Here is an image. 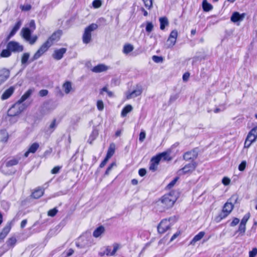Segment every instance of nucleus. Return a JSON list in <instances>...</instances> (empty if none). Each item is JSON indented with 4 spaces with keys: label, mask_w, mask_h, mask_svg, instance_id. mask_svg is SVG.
<instances>
[{
    "label": "nucleus",
    "mask_w": 257,
    "mask_h": 257,
    "mask_svg": "<svg viewBox=\"0 0 257 257\" xmlns=\"http://www.w3.org/2000/svg\"><path fill=\"white\" fill-rule=\"evenodd\" d=\"M176 200L175 196L171 193L164 195L159 201V204L163 208V209H168L172 207Z\"/></svg>",
    "instance_id": "obj_1"
},
{
    "label": "nucleus",
    "mask_w": 257,
    "mask_h": 257,
    "mask_svg": "<svg viewBox=\"0 0 257 257\" xmlns=\"http://www.w3.org/2000/svg\"><path fill=\"white\" fill-rule=\"evenodd\" d=\"M98 28L96 24L92 23L87 27L85 30L82 36V41L84 44H88L91 41V32Z\"/></svg>",
    "instance_id": "obj_2"
},
{
    "label": "nucleus",
    "mask_w": 257,
    "mask_h": 257,
    "mask_svg": "<svg viewBox=\"0 0 257 257\" xmlns=\"http://www.w3.org/2000/svg\"><path fill=\"white\" fill-rule=\"evenodd\" d=\"M197 166L195 162L193 161L191 163L186 164L183 168L178 171V174L180 176L190 174L195 171Z\"/></svg>",
    "instance_id": "obj_3"
},
{
    "label": "nucleus",
    "mask_w": 257,
    "mask_h": 257,
    "mask_svg": "<svg viewBox=\"0 0 257 257\" xmlns=\"http://www.w3.org/2000/svg\"><path fill=\"white\" fill-rule=\"evenodd\" d=\"M24 109V105L17 101L9 109L8 114L11 116H16L21 113Z\"/></svg>",
    "instance_id": "obj_4"
},
{
    "label": "nucleus",
    "mask_w": 257,
    "mask_h": 257,
    "mask_svg": "<svg viewBox=\"0 0 257 257\" xmlns=\"http://www.w3.org/2000/svg\"><path fill=\"white\" fill-rule=\"evenodd\" d=\"M7 48L10 50L11 52L19 53L24 50V47L19 43L12 41L9 42L7 45Z\"/></svg>",
    "instance_id": "obj_5"
},
{
    "label": "nucleus",
    "mask_w": 257,
    "mask_h": 257,
    "mask_svg": "<svg viewBox=\"0 0 257 257\" xmlns=\"http://www.w3.org/2000/svg\"><path fill=\"white\" fill-rule=\"evenodd\" d=\"M172 218L168 219H164L161 221L158 226V231L159 233H164L167 230L169 229L171 226L170 220Z\"/></svg>",
    "instance_id": "obj_6"
},
{
    "label": "nucleus",
    "mask_w": 257,
    "mask_h": 257,
    "mask_svg": "<svg viewBox=\"0 0 257 257\" xmlns=\"http://www.w3.org/2000/svg\"><path fill=\"white\" fill-rule=\"evenodd\" d=\"M178 36V32L177 30H174L172 31L167 41L166 46L167 48H172L175 44L176 39Z\"/></svg>",
    "instance_id": "obj_7"
},
{
    "label": "nucleus",
    "mask_w": 257,
    "mask_h": 257,
    "mask_svg": "<svg viewBox=\"0 0 257 257\" xmlns=\"http://www.w3.org/2000/svg\"><path fill=\"white\" fill-rule=\"evenodd\" d=\"M143 92V88L141 85H137L136 88L132 92H128L126 93V98L128 99L140 96Z\"/></svg>",
    "instance_id": "obj_8"
},
{
    "label": "nucleus",
    "mask_w": 257,
    "mask_h": 257,
    "mask_svg": "<svg viewBox=\"0 0 257 257\" xmlns=\"http://www.w3.org/2000/svg\"><path fill=\"white\" fill-rule=\"evenodd\" d=\"M233 208V205L231 203L227 202L223 206L222 212L220 216L221 219L225 218L231 212Z\"/></svg>",
    "instance_id": "obj_9"
},
{
    "label": "nucleus",
    "mask_w": 257,
    "mask_h": 257,
    "mask_svg": "<svg viewBox=\"0 0 257 257\" xmlns=\"http://www.w3.org/2000/svg\"><path fill=\"white\" fill-rule=\"evenodd\" d=\"M198 156L197 149H194L190 151L186 152L183 155V158L185 160L188 161L190 160L194 161Z\"/></svg>",
    "instance_id": "obj_10"
},
{
    "label": "nucleus",
    "mask_w": 257,
    "mask_h": 257,
    "mask_svg": "<svg viewBox=\"0 0 257 257\" xmlns=\"http://www.w3.org/2000/svg\"><path fill=\"white\" fill-rule=\"evenodd\" d=\"M246 16L245 13L239 14L237 12L233 13L230 18V20L233 23L240 22L243 20Z\"/></svg>",
    "instance_id": "obj_11"
},
{
    "label": "nucleus",
    "mask_w": 257,
    "mask_h": 257,
    "mask_svg": "<svg viewBox=\"0 0 257 257\" xmlns=\"http://www.w3.org/2000/svg\"><path fill=\"white\" fill-rule=\"evenodd\" d=\"M66 50L67 49L64 48L55 50L52 55L53 58L57 60L61 59L64 54L66 53Z\"/></svg>",
    "instance_id": "obj_12"
},
{
    "label": "nucleus",
    "mask_w": 257,
    "mask_h": 257,
    "mask_svg": "<svg viewBox=\"0 0 257 257\" xmlns=\"http://www.w3.org/2000/svg\"><path fill=\"white\" fill-rule=\"evenodd\" d=\"M160 161L161 160L158 155L153 157L151 160V164L149 167L150 170L153 171H156Z\"/></svg>",
    "instance_id": "obj_13"
},
{
    "label": "nucleus",
    "mask_w": 257,
    "mask_h": 257,
    "mask_svg": "<svg viewBox=\"0 0 257 257\" xmlns=\"http://www.w3.org/2000/svg\"><path fill=\"white\" fill-rule=\"evenodd\" d=\"M12 228V223L8 222L6 226L3 228L1 232H0V239H4L10 232Z\"/></svg>",
    "instance_id": "obj_14"
},
{
    "label": "nucleus",
    "mask_w": 257,
    "mask_h": 257,
    "mask_svg": "<svg viewBox=\"0 0 257 257\" xmlns=\"http://www.w3.org/2000/svg\"><path fill=\"white\" fill-rule=\"evenodd\" d=\"M10 76V71L9 70L3 68L0 70V83L2 84L6 81Z\"/></svg>",
    "instance_id": "obj_15"
},
{
    "label": "nucleus",
    "mask_w": 257,
    "mask_h": 257,
    "mask_svg": "<svg viewBox=\"0 0 257 257\" xmlns=\"http://www.w3.org/2000/svg\"><path fill=\"white\" fill-rule=\"evenodd\" d=\"M39 144L38 143H34L32 144L30 146L28 150L25 153L24 157L27 158L28 157L30 153H35L39 148Z\"/></svg>",
    "instance_id": "obj_16"
},
{
    "label": "nucleus",
    "mask_w": 257,
    "mask_h": 257,
    "mask_svg": "<svg viewBox=\"0 0 257 257\" xmlns=\"http://www.w3.org/2000/svg\"><path fill=\"white\" fill-rule=\"evenodd\" d=\"M91 237L90 234H87L86 233L85 234H83L80 237L79 240H81V241H84L85 239H86V242H84V243L81 244H79L80 242H77L76 245L78 247H83L86 245H89L90 242H89L88 239L91 238Z\"/></svg>",
    "instance_id": "obj_17"
},
{
    "label": "nucleus",
    "mask_w": 257,
    "mask_h": 257,
    "mask_svg": "<svg viewBox=\"0 0 257 257\" xmlns=\"http://www.w3.org/2000/svg\"><path fill=\"white\" fill-rule=\"evenodd\" d=\"M62 34L61 31H57L54 32L47 40L51 45L55 41H58Z\"/></svg>",
    "instance_id": "obj_18"
},
{
    "label": "nucleus",
    "mask_w": 257,
    "mask_h": 257,
    "mask_svg": "<svg viewBox=\"0 0 257 257\" xmlns=\"http://www.w3.org/2000/svg\"><path fill=\"white\" fill-rule=\"evenodd\" d=\"M22 25V22L21 21L19 20L17 22V23L15 24L14 27H13V29L11 31L9 35L7 36L6 39L7 41L10 40L18 31V30L20 29Z\"/></svg>",
    "instance_id": "obj_19"
},
{
    "label": "nucleus",
    "mask_w": 257,
    "mask_h": 257,
    "mask_svg": "<svg viewBox=\"0 0 257 257\" xmlns=\"http://www.w3.org/2000/svg\"><path fill=\"white\" fill-rule=\"evenodd\" d=\"M108 69V67L104 64H100L94 67L91 71L95 73H100L106 71Z\"/></svg>",
    "instance_id": "obj_20"
},
{
    "label": "nucleus",
    "mask_w": 257,
    "mask_h": 257,
    "mask_svg": "<svg viewBox=\"0 0 257 257\" xmlns=\"http://www.w3.org/2000/svg\"><path fill=\"white\" fill-rule=\"evenodd\" d=\"M15 88L14 87L11 86L8 89H7L1 96L2 100H6L9 98L14 93Z\"/></svg>",
    "instance_id": "obj_21"
},
{
    "label": "nucleus",
    "mask_w": 257,
    "mask_h": 257,
    "mask_svg": "<svg viewBox=\"0 0 257 257\" xmlns=\"http://www.w3.org/2000/svg\"><path fill=\"white\" fill-rule=\"evenodd\" d=\"M34 89H29L21 97V98L18 101L21 104H22V102L25 101L27 99H28L33 93L34 92Z\"/></svg>",
    "instance_id": "obj_22"
},
{
    "label": "nucleus",
    "mask_w": 257,
    "mask_h": 257,
    "mask_svg": "<svg viewBox=\"0 0 257 257\" xmlns=\"http://www.w3.org/2000/svg\"><path fill=\"white\" fill-rule=\"evenodd\" d=\"M22 35L26 41L29 40L31 35V31L28 28H23L21 30Z\"/></svg>",
    "instance_id": "obj_23"
},
{
    "label": "nucleus",
    "mask_w": 257,
    "mask_h": 257,
    "mask_svg": "<svg viewBox=\"0 0 257 257\" xmlns=\"http://www.w3.org/2000/svg\"><path fill=\"white\" fill-rule=\"evenodd\" d=\"M205 235L204 231H201L196 234L190 242V244L195 245V243L201 240Z\"/></svg>",
    "instance_id": "obj_24"
},
{
    "label": "nucleus",
    "mask_w": 257,
    "mask_h": 257,
    "mask_svg": "<svg viewBox=\"0 0 257 257\" xmlns=\"http://www.w3.org/2000/svg\"><path fill=\"white\" fill-rule=\"evenodd\" d=\"M105 228L103 226H100L94 230L93 232V236L94 237H98L104 232Z\"/></svg>",
    "instance_id": "obj_25"
},
{
    "label": "nucleus",
    "mask_w": 257,
    "mask_h": 257,
    "mask_svg": "<svg viewBox=\"0 0 257 257\" xmlns=\"http://www.w3.org/2000/svg\"><path fill=\"white\" fill-rule=\"evenodd\" d=\"M115 150V145L114 143H111L108 149L106 157L110 159L114 154Z\"/></svg>",
    "instance_id": "obj_26"
},
{
    "label": "nucleus",
    "mask_w": 257,
    "mask_h": 257,
    "mask_svg": "<svg viewBox=\"0 0 257 257\" xmlns=\"http://www.w3.org/2000/svg\"><path fill=\"white\" fill-rule=\"evenodd\" d=\"M44 194V189L42 188H38L35 190L32 194V196L35 199L39 198Z\"/></svg>",
    "instance_id": "obj_27"
},
{
    "label": "nucleus",
    "mask_w": 257,
    "mask_h": 257,
    "mask_svg": "<svg viewBox=\"0 0 257 257\" xmlns=\"http://www.w3.org/2000/svg\"><path fill=\"white\" fill-rule=\"evenodd\" d=\"M57 124L56 123V119H54L53 121L51 122L48 128L46 130V132L51 134L53 133L55 128H56Z\"/></svg>",
    "instance_id": "obj_28"
},
{
    "label": "nucleus",
    "mask_w": 257,
    "mask_h": 257,
    "mask_svg": "<svg viewBox=\"0 0 257 257\" xmlns=\"http://www.w3.org/2000/svg\"><path fill=\"white\" fill-rule=\"evenodd\" d=\"M134 49V46L131 44H125L123 46L122 52L124 54H128L133 51Z\"/></svg>",
    "instance_id": "obj_29"
},
{
    "label": "nucleus",
    "mask_w": 257,
    "mask_h": 257,
    "mask_svg": "<svg viewBox=\"0 0 257 257\" xmlns=\"http://www.w3.org/2000/svg\"><path fill=\"white\" fill-rule=\"evenodd\" d=\"M202 8L204 12H209L213 9L212 6L208 3L207 0H203L202 2Z\"/></svg>",
    "instance_id": "obj_30"
},
{
    "label": "nucleus",
    "mask_w": 257,
    "mask_h": 257,
    "mask_svg": "<svg viewBox=\"0 0 257 257\" xmlns=\"http://www.w3.org/2000/svg\"><path fill=\"white\" fill-rule=\"evenodd\" d=\"M160 22V29L163 30L165 27L168 26L169 24L168 20L166 17H162L159 19Z\"/></svg>",
    "instance_id": "obj_31"
},
{
    "label": "nucleus",
    "mask_w": 257,
    "mask_h": 257,
    "mask_svg": "<svg viewBox=\"0 0 257 257\" xmlns=\"http://www.w3.org/2000/svg\"><path fill=\"white\" fill-rule=\"evenodd\" d=\"M133 109V107L131 105L128 104L125 106L122 110L121 115L122 117L125 116L127 114L130 112Z\"/></svg>",
    "instance_id": "obj_32"
},
{
    "label": "nucleus",
    "mask_w": 257,
    "mask_h": 257,
    "mask_svg": "<svg viewBox=\"0 0 257 257\" xmlns=\"http://www.w3.org/2000/svg\"><path fill=\"white\" fill-rule=\"evenodd\" d=\"M20 160V158H13L8 161L6 164V166L7 167H10L13 166H15L18 164Z\"/></svg>",
    "instance_id": "obj_33"
},
{
    "label": "nucleus",
    "mask_w": 257,
    "mask_h": 257,
    "mask_svg": "<svg viewBox=\"0 0 257 257\" xmlns=\"http://www.w3.org/2000/svg\"><path fill=\"white\" fill-rule=\"evenodd\" d=\"M17 242L15 237H12L9 238L7 241V245L9 248L13 247Z\"/></svg>",
    "instance_id": "obj_34"
},
{
    "label": "nucleus",
    "mask_w": 257,
    "mask_h": 257,
    "mask_svg": "<svg viewBox=\"0 0 257 257\" xmlns=\"http://www.w3.org/2000/svg\"><path fill=\"white\" fill-rule=\"evenodd\" d=\"M51 44L47 42V41L40 47V50L44 54L48 49L51 46Z\"/></svg>",
    "instance_id": "obj_35"
},
{
    "label": "nucleus",
    "mask_w": 257,
    "mask_h": 257,
    "mask_svg": "<svg viewBox=\"0 0 257 257\" xmlns=\"http://www.w3.org/2000/svg\"><path fill=\"white\" fill-rule=\"evenodd\" d=\"M51 44L47 42V41L40 47V50L44 54L48 49L51 46Z\"/></svg>",
    "instance_id": "obj_36"
},
{
    "label": "nucleus",
    "mask_w": 257,
    "mask_h": 257,
    "mask_svg": "<svg viewBox=\"0 0 257 257\" xmlns=\"http://www.w3.org/2000/svg\"><path fill=\"white\" fill-rule=\"evenodd\" d=\"M160 160L163 159L165 161H170L171 158L170 156V154L167 152H163L158 155Z\"/></svg>",
    "instance_id": "obj_37"
},
{
    "label": "nucleus",
    "mask_w": 257,
    "mask_h": 257,
    "mask_svg": "<svg viewBox=\"0 0 257 257\" xmlns=\"http://www.w3.org/2000/svg\"><path fill=\"white\" fill-rule=\"evenodd\" d=\"M11 54L12 52L10 51V50L7 48L6 49H4L2 51L0 54V56L1 57L7 58L10 57L11 55Z\"/></svg>",
    "instance_id": "obj_38"
},
{
    "label": "nucleus",
    "mask_w": 257,
    "mask_h": 257,
    "mask_svg": "<svg viewBox=\"0 0 257 257\" xmlns=\"http://www.w3.org/2000/svg\"><path fill=\"white\" fill-rule=\"evenodd\" d=\"M63 87L64 89L65 92L66 94H68L70 92L72 89L71 84L70 82H66L63 84Z\"/></svg>",
    "instance_id": "obj_39"
},
{
    "label": "nucleus",
    "mask_w": 257,
    "mask_h": 257,
    "mask_svg": "<svg viewBox=\"0 0 257 257\" xmlns=\"http://www.w3.org/2000/svg\"><path fill=\"white\" fill-rule=\"evenodd\" d=\"M44 54L42 52L40 49H39L35 53L33 57L31 60V62H33L35 60L38 59L41 56H42Z\"/></svg>",
    "instance_id": "obj_40"
},
{
    "label": "nucleus",
    "mask_w": 257,
    "mask_h": 257,
    "mask_svg": "<svg viewBox=\"0 0 257 257\" xmlns=\"http://www.w3.org/2000/svg\"><path fill=\"white\" fill-rule=\"evenodd\" d=\"M30 57V54L29 53H25L23 54L22 59H21V63L22 64H25Z\"/></svg>",
    "instance_id": "obj_41"
},
{
    "label": "nucleus",
    "mask_w": 257,
    "mask_h": 257,
    "mask_svg": "<svg viewBox=\"0 0 257 257\" xmlns=\"http://www.w3.org/2000/svg\"><path fill=\"white\" fill-rule=\"evenodd\" d=\"M152 60L156 63H162L163 61V58L161 56L154 55L152 57Z\"/></svg>",
    "instance_id": "obj_42"
},
{
    "label": "nucleus",
    "mask_w": 257,
    "mask_h": 257,
    "mask_svg": "<svg viewBox=\"0 0 257 257\" xmlns=\"http://www.w3.org/2000/svg\"><path fill=\"white\" fill-rule=\"evenodd\" d=\"M58 211L56 208H54L53 209H50L48 211V215L49 216L54 217L56 215Z\"/></svg>",
    "instance_id": "obj_43"
},
{
    "label": "nucleus",
    "mask_w": 257,
    "mask_h": 257,
    "mask_svg": "<svg viewBox=\"0 0 257 257\" xmlns=\"http://www.w3.org/2000/svg\"><path fill=\"white\" fill-rule=\"evenodd\" d=\"M245 224L240 223L238 229V231L240 232L242 235L245 233L246 230Z\"/></svg>",
    "instance_id": "obj_44"
},
{
    "label": "nucleus",
    "mask_w": 257,
    "mask_h": 257,
    "mask_svg": "<svg viewBox=\"0 0 257 257\" xmlns=\"http://www.w3.org/2000/svg\"><path fill=\"white\" fill-rule=\"evenodd\" d=\"M145 7L148 9H150L153 5V0H143Z\"/></svg>",
    "instance_id": "obj_45"
},
{
    "label": "nucleus",
    "mask_w": 257,
    "mask_h": 257,
    "mask_svg": "<svg viewBox=\"0 0 257 257\" xmlns=\"http://www.w3.org/2000/svg\"><path fill=\"white\" fill-rule=\"evenodd\" d=\"M256 138L257 137H256L254 135H253L250 132H249L247 136L246 139H247L248 141L253 143L255 141Z\"/></svg>",
    "instance_id": "obj_46"
},
{
    "label": "nucleus",
    "mask_w": 257,
    "mask_h": 257,
    "mask_svg": "<svg viewBox=\"0 0 257 257\" xmlns=\"http://www.w3.org/2000/svg\"><path fill=\"white\" fill-rule=\"evenodd\" d=\"M154 26L152 22H147L146 30L147 32L150 33L153 31Z\"/></svg>",
    "instance_id": "obj_47"
},
{
    "label": "nucleus",
    "mask_w": 257,
    "mask_h": 257,
    "mask_svg": "<svg viewBox=\"0 0 257 257\" xmlns=\"http://www.w3.org/2000/svg\"><path fill=\"white\" fill-rule=\"evenodd\" d=\"M102 5L101 0H94L92 2V6L94 8H99Z\"/></svg>",
    "instance_id": "obj_48"
},
{
    "label": "nucleus",
    "mask_w": 257,
    "mask_h": 257,
    "mask_svg": "<svg viewBox=\"0 0 257 257\" xmlns=\"http://www.w3.org/2000/svg\"><path fill=\"white\" fill-rule=\"evenodd\" d=\"M113 250L112 251V252L113 255H114L116 252L120 247V245L118 243H114L113 244Z\"/></svg>",
    "instance_id": "obj_49"
},
{
    "label": "nucleus",
    "mask_w": 257,
    "mask_h": 257,
    "mask_svg": "<svg viewBox=\"0 0 257 257\" xmlns=\"http://www.w3.org/2000/svg\"><path fill=\"white\" fill-rule=\"evenodd\" d=\"M250 215L249 213L246 214L244 215L243 217L241 220V222L240 223L245 224L248 221V219L249 218Z\"/></svg>",
    "instance_id": "obj_50"
},
{
    "label": "nucleus",
    "mask_w": 257,
    "mask_h": 257,
    "mask_svg": "<svg viewBox=\"0 0 257 257\" xmlns=\"http://www.w3.org/2000/svg\"><path fill=\"white\" fill-rule=\"evenodd\" d=\"M32 8V6L30 4H26L21 6V9L23 11H30Z\"/></svg>",
    "instance_id": "obj_51"
},
{
    "label": "nucleus",
    "mask_w": 257,
    "mask_h": 257,
    "mask_svg": "<svg viewBox=\"0 0 257 257\" xmlns=\"http://www.w3.org/2000/svg\"><path fill=\"white\" fill-rule=\"evenodd\" d=\"M97 109L100 111H102L103 109L104 105H103V102L102 100H98L97 101Z\"/></svg>",
    "instance_id": "obj_52"
},
{
    "label": "nucleus",
    "mask_w": 257,
    "mask_h": 257,
    "mask_svg": "<svg viewBox=\"0 0 257 257\" xmlns=\"http://www.w3.org/2000/svg\"><path fill=\"white\" fill-rule=\"evenodd\" d=\"M1 133L3 135V138L1 139V141L6 142L9 138L8 134L5 131H1Z\"/></svg>",
    "instance_id": "obj_53"
},
{
    "label": "nucleus",
    "mask_w": 257,
    "mask_h": 257,
    "mask_svg": "<svg viewBox=\"0 0 257 257\" xmlns=\"http://www.w3.org/2000/svg\"><path fill=\"white\" fill-rule=\"evenodd\" d=\"M37 39V36H34L32 37H30L29 40H27V41L29 42L31 45H33L36 42Z\"/></svg>",
    "instance_id": "obj_54"
},
{
    "label": "nucleus",
    "mask_w": 257,
    "mask_h": 257,
    "mask_svg": "<svg viewBox=\"0 0 257 257\" xmlns=\"http://www.w3.org/2000/svg\"><path fill=\"white\" fill-rule=\"evenodd\" d=\"M178 179V177H176L175 178H174L168 185H167V188L168 189H171L172 188L174 185L175 184H176V183L177 182V180Z\"/></svg>",
    "instance_id": "obj_55"
},
{
    "label": "nucleus",
    "mask_w": 257,
    "mask_h": 257,
    "mask_svg": "<svg viewBox=\"0 0 257 257\" xmlns=\"http://www.w3.org/2000/svg\"><path fill=\"white\" fill-rule=\"evenodd\" d=\"M257 254V248H253L249 252V257H255Z\"/></svg>",
    "instance_id": "obj_56"
},
{
    "label": "nucleus",
    "mask_w": 257,
    "mask_h": 257,
    "mask_svg": "<svg viewBox=\"0 0 257 257\" xmlns=\"http://www.w3.org/2000/svg\"><path fill=\"white\" fill-rule=\"evenodd\" d=\"M246 162L245 161H242L238 166V170L240 171H243L244 170L246 167Z\"/></svg>",
    "instance_id": "obj_57"
},
{
    "label": "nucleus",
    "mask_w": 257,
    "mask_h": 257,
    "mask_svg": "<svg viewBox=\"0 0 257 257\" xmlns=\"http://www.w3.org/2000/svg\"><path fill=\"white\" fill-rule=\"evenodd\" d=\"M115 165V163H112L107 168L105 172V175H108L109 174L110 171L112 170V167Z\"/></svg>",
    "instance_id": "obj_58"
},
{
    "label": "nucleus",
    "mask_w": 257,
    "mask_h": 257,
    "mask_svg": "<svg viewBox=\"0 0 257 257\" xmlns=\"http://www.w3.org/2000/svg\"><path fill=\"white\" fill-rule=\"evenodd\" d=\"M104 250L105 251V254L107 256H113L112 252L111 251V249L109 246H107Z\"/></svg>",
    "instance_id": "obj_59"
},
{
    "label": "nucleus",
    "mask_w": 257,
    "mask_h": 257,
    "mask_svg": "<svg viewBox=\"0 0 257 257\" xmlns=\"http://www.w3.org/2000/svg\"><path fill=\"white\" fill-rule=\"evenodd\" d=\"M48 93V91L46 89H42L39 92V94L41 97H44L46 96Z\"/></svg>",
    "instance_id": "obj_60"
},
{
    "label": "nucleus",
    "mask_w": 257,
    "mask_h": 257,
    "mask_svg": "<svg viewBox=\"0 0 257 257\" xmlns=\"http://www.w3.org/2000/svg\"><path fill=\"white\" fill-rule=\"evenodd\" d=\"M178 94H175V95H171L170 96V99H169V103H171L173 102H174L175 101H176L178 98Z\"/></svg>",
    "instance_id": "obj_61"
},
{
    "label": "nucleus",
    "mask_w": 257,
    "mask_h": 257,
    "mask_svg": "<svg viewBox=\"0 0 257 257\" xmlns=\"http://www.w3.org/2000/svg\"><path fill=\"white\" fill-rule=\"evenodd\" d=\"M146 137V133L145 132H141L139 136V140L141 142H143Z\"/></svg>",
    "instance_id": "obj_62"
},
{
    "label": "nucleus",
    "mask_w": 257,
    "mask_h": 257,
    "mask_svg": "<svg viewBox=\"0 0 257 257\" xmlns=\"http://www.w3.org/2000/svg\"><path fill=\"white\" fill-rule=\"evenodd\" d=\"M239 222V219L237 218H234L230 223L231 226H234L236 225Z\"/></svg>",
    "instance_id": "obj_63"
},
{
    "label": "nucleus",
    "mask_w": 257,
    "mask_h": 257,
    "mask_svg": "<svg viewBox=\"0 0 257 257\" xmlns=\"http://www.w3.org/2000/svg\"><path fill=\"white\" fill-rule=\"evenodd\" d=\"M230 182V180L229 178L227 177H224L222 180V183L224 185H228Z\"/></svg>",
    "instance_id": "obj_64"
}]
</instances>
